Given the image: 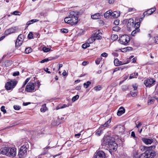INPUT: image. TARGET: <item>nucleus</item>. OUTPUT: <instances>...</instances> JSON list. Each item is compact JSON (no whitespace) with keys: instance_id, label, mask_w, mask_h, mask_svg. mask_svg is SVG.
Returning a JSON list of instances; mask_svg holds the SVG:
<instances>
[{"instance_id":"31","label":"nucleus","mask_w":158,"mask_h":158,"mask_svg":"<svg viewBox=\"0 0 158 158\" xmlns=\"http://www.w3.org/2000/svg\"><path fill=\"white\" fill-rule=\"evenodd\" d=\"M139 29H135V30H134L131 33V35L132 36H135V34L139 32Z\"/></svg>"},{"instance_id":"49","label":"nucleus","mask_w":158,"mask_h":158,"mask_svg":"<svg viewBox=\"0 0 158 158\" xmlns=\"http://www.w3.org/2000/svg\"><path fill=\"white\" fill-rule=\"evenodd\" d=\"M102 58H98L95 60V63L97 64H99Z\"/></svg>"},{"instance_id":"36","label":"nucleus","mask_w":158,"mask_h":158,"mask_svg":"<svg viewBox=\"0 0 158 158\" xmlns=\"http://www.w3.org/2000/svg\"><path fill=\"white\" fill-rule=\"evenodd\" d=\"M118 38V35L115 34H113L111 36V39L112 40H115Z\"/></svg>"},{"instance_id":"57","label":"nucleus","mask_w":158,"mask_h":158,"mask_svg":"<svg viewBox=\"0 0 158 158\" xmlns=\"http://www.w3.org/2000/svg\"><path fill=\"white\" fill-rule=\"evenodd\" d=\"M68 106H67L66 104H64L61 106L59 108H58V109L57 108V109H62V108H64L68 107Z\"/></svg>"},{"instance_id":"25","label":"nucleus","mask_w":158,"mask_h":158,"mask_svg":"<svg viewBox=\"0 0 158 158\" xmlns=\"http://www.w3.org/2000/svg\"><path fill=\"white\" fill-rule=\"evenodd\" d=\"M132 48L130 47H127L125 48H122L121 49V51L122 52H129L130 50H132Z\"/></svg>"},{"instance_id":"20","label":"nucleus","mask_w":158,"mask_h":158,"mask_svg":"<svg viewBox=\"0 0 158 158\" xmlns=\"http://www.w3.org/2000/svg\"><path fill=\"white\" fill-rule=\"evenodd\" d=\"M8 147H4L0 149V153L7 156Z\"/></svg>"},{"instance_id":"19","label":"nucleus","mask_w":158,"mask_h":158,"mask_svg":"<svg viewBox=\"0 0 158 158\" xmlns=\"http://www.w3.org/2000/svg\"><path fill=\"white\" fill-rule=\"evenodd\" d=\"M29 146L27 143H25L24 144L21 146L20 148V150L23 151H26L27 152V150L29 148Z\"/></svg>"},{"instance_id":"33","label":"nucleus","mask_w":158,"mask_h":158,"mask_svg":"<svg viewBox=\"0 0 158 158\" xmlns=\"http://www.w3.org/2000/svg\"><path fill=\"white\" fill-rule=\"evenodd\" d=\"M91 83V82L88 81H87L86 83H85L83 84V85L84 87H85L86 88H87L88 87L89 85H90Z\"/></svg>"},{"instance_id":"26","label":"nucleus","mask_w":158,"mask_h":158,"mask_svg":"<svg viewBox=\"0 0 158 158\" xmlns=\"http://www.w3.org/2000/svg\"><path fill=\"white\" fill-rule=\"evenodd\" d=\"M39 21V20L37 19H31L30 21H28L26 25H30L35 22H38Z\"/></svg>"},{"instance_id":"2","label":"nucleus","mask_w":158,"mask_h":158,"mask_svg":"<svg viewBox=\"0 0 158 158\" xmlns=\"http://www.w3.org/2000/svg\"><path fill=\"white\" fill-rule=\"evenodd\" d=\"M155 148V146H153L147 148V150L143 153L147 158H153L156 155V153L153 149Z\"/></svg>"},{"instance_id":"7","label":"nucleus","mask_w":158,"mask_h":158,"mask_svg":"<svg viewBox=\"0 0 158 158\" xmlns=\"http://www.w3.org/2000/svg\"><path fill=\"white\" fill-rule=\"evenodd\" d=\"M114 139L113 138L110 136H106L103 138L102 141V146H108L110 144V143L113 142Z\"/></svg>"},{"instance_id":"27","label":"nucleus","mask_w":158,"mask_h":158,"mask_svg":"<svg viewBox=\"0 0 158 158\" xmlns=\"http://www.w3.org/2000/svg\"><path fill=\"white\" fill-rule=\"evenodd\" d=\"M116 128L119 131L122 132L124 131V127L122 125H119L116 126Z\"/></svg>"},{"instance_id":"18","label":"nucleus","mask_w":158,"mask_h":158,"mask_svg":"<svg viewBox=\"0 0 158 158\" xmlns=\"http://www.w3.org/2000/svg\"><path fill=\"white\" fill-rule=\"evenodd\" d=\"M27 154L26 151L24 152L19 149L18 155L19 158H23L26 156Z\"/></svg>"},{"instance_id":"53","label":"nucleus","mask_w":158,"mask_h":158,"mask_svg":"<svg viewBox=\"0 0 158 158\" xmlns=\"http://www.w3.org/2000/svg\"><path fill=\"white\" fill-rule=\"evenodd\" d=\"M27 83L25 81L24 82V83H23V86H22V87H21V88L19 89V91H21V90H23L24 89V86H25L27 84Z\"/></svg>"},{"instance_id":"9","label":"nucleus","mask_w":158,"mask_h":158,"mask_svg":"<svg viewBox=\"0 0 158 158\" xmlns=\"http://www.w3.org/2000/svg\"><path fill=\"white\" fill-rule=\"evenodd\" d=\"M7 156L14 157L16 154V149L15 148L8 147Z\"/></svg>"},{"instance_id":"13","label":"nucleus","mask_w":158,"mask_h":158,"mask_svg":"<svg viewBox=\"0 0 158 158\" xmlns=\"http://www.w3.org/2000/svg\"><path fill=\"white\" fill-rule=\"evenodd\" d=\"M105 154L103 151H99L96 153L94 157L95 158H105Z\"/></svg>"},{"instance_id":"23","label":"nucleus","mask_w":158,"mask_h":158,"mask_svg":"<svg viewBox=\"0 0 158 158\" xmlns=\"http://www.w3.org/2000/svg\"><path fill=\"white\" fill-rule=\"evenodd\" d=\"M120 15V13L119 11H114L112 12L111 11V16L114 18H118L119 16Z\"/></svg>"},{"instance_id":"55","label":"nucleus","mask_w":158,"mask_h":158,"mask_svg":"<svg viewBox=\"0 0 158 158\" xmlns=\"http://www.w3.org/2000/svg\"><path fill=\"white\" fill-rule=\"evenodd\" d=\"M114 23L115 25H118L119 23V20H115L114 21Z\"/></svg>"},{"instance_id":"48","label":"nucleus","mask_w":158,"mask_h":158,"mask_svg":"<svg viewBox=\"0 0 158 158\" xmlns=\"http://www.w3.org/2000/svg\"><path fill=\"white\" fill-rule=\"evenodd\" d=\"M61 31L63 33H67L68 32V29L62 28L61 29Z\"/></svg>"},{"instance_id":"51","label":"nucleus","mask_w":158,"mask_h":158,"mask_svg":"<svg viewBox=\"0 0 158 158\" xmlns=\"http://www.w3.org/2000/svg\"><path fill=\"white\" fill-rule=\"evenodd\" d=\"M20 108L21 107H20V106L18 105H15L14 106V109L16 110H19L20 109Z\"/></svg>"},{"instance_id":"46","label":"nucleus","mask_w":158,"mask_h":158,"mask_svg":"<svg viewBox=\"0 0 158 158\" xmlns=\"http://www.w3.org/2000/svg\"><path fill=\"white\" fill-rule=\"evenodd\" d=\"M28 37L29 39H31L33 37V35L32 32H30L28 34Z\"/></svg>"},{"instance_id":"28","label":"nucleus","mask_w":158,"mask_h":158,"mask_svg":"<svg viewBox=\"0 0 158 158\" xmlns=\"http://www.w3.org/2000/svg\"><path fill=\"white\" fill-rule=\"evenodd\" d=\"M111 10H109L106 11L104 15V16L105 18H107L110 16H111Z\"/></svg>"},{"instance_id":"24","label":"nucleus","mask_w":158,"mask_h":158,"mask_svg":"<svg viewBox=\"0 0 158 158\" xmlns=\"http://www.w3.org/2000/svg\"><path fill=\"white\" fill-rule=\"evenodd\" d=\"M100 15L99 13H97L91 16V18L94 19H100Z\"/></svg>"},{"instance_id":"50","label":"nucleus","mask_w":158,"mask_h":158,"mask_svg":"<svg viewBox=\"0 0 158 158\" xmlns=\"http://www.w3.org/2000/svg\"><path fill=\"white\" fill-rule=\"evenodd\" d=\"M1 110L3 112L4 114L6 113V110L5 109V107L4 106H2L1 108Z\"/></svg>"},{"instance_id":"6","label":"nucleus","mask_w":158,"mask_h":158,"mask_svg":"<svg viewBox=\"0 0 158 158\" xmlns=\"http://www.w3.org/2000/svg\"><path fill=\"white\" fill-rule=\"evenodd\" d=\"M110 143L107 147L109 152L112 155L111 153L115 151L118 148V145L115 143L114 140Z\"/></svg>"},{"instance_id":"35","label":"nucleus","mask_w":158,"mask_h":158,"mask_svg":"<svg viewBox=\"0 0 158 158\" xmlns=\"http://www.w3.org/2000/svg\"><path fill=\"white\" fill-rule=\"evenodd\" d=\"M90 46L89 44V43H86L83 44L82 46V48L84 49L87 48V47Z\"/></svg>"},{"instance_id":"32","label":"nucleus","mask_w":158,"mask_h":158,"mask_svg":"<svg viewBox=\"0 0 158 158\" xmlns=\"http://www.w3.org/2000/svg\"><path fill=\"white\" fill-rule=\"evenodd\" d=\"M133 158H147L146 156H145V155H144V153L142 154L141 155H139L138 157L136 156H133Z\"/></svg>"},{"instance_id":"52","label":"nucleus","mask_w":158,"mask_h":158,"mask_svg":"<svg viewBox=\"0 0 158 158\" xmlns=\"http://www.w3.org/2000/svg\"><path fill=\"white\" fill-rule=\"evenodd\" d=\"M135 11V9L134 8H130L128 9V12H134Z\"/></svg>"},{"instance_id":"40","label":"nucleus","mask_w":158,"mask_h":158,"mask_svg":"<svg viewBox=\"0 0 158 158\" xmlns=\"http://www.w3.org/2000/svg\"><path fill=\"white\" fill-rule=\"evenodd\" d=\"M32 51V49L30 48H27L25 49V52L27 54L31 52Z\"/></svg>"},{"instance_id":"58","label":"nucleus","mask_w":158,"mask_h":158,"mask_svg":"<svg viewBox=\"0 0 158 158\" xmlns=\"http://www.w3.org/2000/svg\"><path fill=\"white\" fill-rule=\"evenodd\" d=\"M133 87L134 89V91H136V90L137 88V86L136 85V84H133Z\"/></svg>"},{"instance_id":"38","label":"nucleus","mask_w":158,"mask_h":158,"mask_svg":"<svg viewBox=\"0 0 158 158\" xmlns=\"http://www.w3.org/2000/svg\"><path fill=\"white\" fill-rule=\"evenodd\" d=\"M148 148V147L144 146H141L139 147V148L141 150L143 151H146L147 149V148Z\"/></svg>"},{"instance_id":"16","label":"nucleus","mask_w":158,"mask_h":158,"mask_svg":"<svg viewBox=\"0 0 158 158\" xmlns=\"http://www.w3.org/2000/svg\"><path fill=\"white\" fill-rule=\"evenodd\" d=\"M21 37H22V35L21 34H20L18 36L15 42L16 47L17 48H18L20 47L22 44V40H19V38H21Z\"/></svg>"},{"instance_id":"37","label":"nucleus","mask_w":158,"mask_h":158,"mask_svg":"<svg viewBox=\"0 0 158 158\" xmlns=\"http://www.w3.org/2000/svg\"><path fill=\"white\" fill-rule=\"evenodd\" d=\"M135 73L134 74H131L129 77V78L131 79L133 78H136L137 76H138V73H136L135 75Z\"/></svg>"},{"instance_id":"62","label":"nucleus","mask_w":158,"mask_h":158,"mask_svg":"<svg viewBox=\"0 0 158 158\" xmlns=\"http://www.w3.org/2000/svg\"><path fill=\"white\" fill-rule=\"evenodd\" d=\"M142 125V124L141 123L139 122V124H136V127L139 128V127H140V126Z\"/></svg>"},{"instance_id":"8","label":"nucleus","mask_w":158,"mask_h":158,"mask_svg":"<svg viewBox=\"0 0 158 158\" xmlns=\"http://www.w3.org/2000/svg\"><path fill=\"white\" fill-rule=\"evenodd\" d=\"M127 22V27L128 30L130 31L131 29L134 28V19L132 18L129 19L128 20L125 19L123 21V23H125Z\"/></svg>"},{"instance_id":"63","label":"nucleus","mask_w":158,"mask_h":158,"mask_svg":"<svg viewBox=\"0 0 158 158\" xmlns=\"http://www.w3.org/2000/svg\"><path fill=\"white\" fill-rule=\"evenodd\" d=\"M31 103L30 102H24L23 104V106H27L29 104H30Z\"/></svg>"},{"instance_id":"41","label":"nucleus","mask_w":158,"mask_h":158,"mask_svg":"<svg viewBox=\"0 0 158 158\" xmlns=\"http://www.w3.org/2000/svg\"><path fill=\"white\" fill-rule=\"evenodd\" d=\"M102 88V87L101 85H98L94 87V89L95 91H98L101 90Z\"/></svg>"},{"instance_id":"1","label":"nucleus","mask_w":158,"mask_h":158,"mask_svg":"<svg viewBox=\"0 0 158 158\" xmlns=\"http://www.w3.org/2000/svg\"><path fill=\"white\" fill-rule=\"evenodd\" d=\"M78 15L79 12L77 11H71L69 14L68 16L64 19V22L72 25L77 24L78 22Z\"/></svg>"},{"instance_id":"43","label":"nucleus","mask_w":158,"mask_h":158,"mask_svg":"<svg viewBox=\"0 0 158 158\" xmlns=\"http://www.w3.org/2000/svg\"><path fill=\"white\" fill-rule=\"evenodd\" d=\"M120 28L118 26L114 27L113 28V30L116 31H118L120 30Z\"/></svg>"},{"instance_id":"29","label":"nucleus","mask_w":158,"mask_h":158,"mask_svg":"<svg viewBox=\"0 0 158 158\" xmlns=\"http://www.w3.org/2000/svg\"><path fill=\"white\" fill-rule=\"evenodd\" d=\"M95 40V39H94L93 36H92L91 37L89 38L87 41L88 43H93Z\"/></svg>"},{"instance_id":"30","label":"nucleus","mask_w":158,"mask_h":158,"mask_svg":"<svg viewBox=\"0 0 158 158\" xmlns=\"http://www.w3.org/2000/svg\"><path fill=\"white\" fill-rule=\"evenodd\" d=\"M47 110V108L46 107V104H44L43 105L40 109L41 112H44Z\"/></svg>"},{"instance_id":"44","label":"nucleus","mask_w":158,"mask_h":158,"mask_svg":"<svg viewBox=\"0 0 158 158\" xmlns=\"http://www.w3.org/2000/svg\"><path fill=\"white\" fill-rule=\"evenodd\" d=\"M42 50L44 52H47L50 51L51 50V49L50 48L46 47H43V48Z\"/></svg>"},{"instance_id":"39","label":"nucleus","mask_w":158,"mask_h":158,"mask_svg":"<svg viewBox=\"0 0 158 158\" xmlns=\"http://www.w3.org/2000/svg\"><path fill=\"white\" fill-rule=\"evenodd\" d=\"M52 60V59L50 58H45L44 59L42 60L41 61L40 63H44L45 62H47L49 60Z\"/></svg>"},{"instance_id":"54","label":"nucleus","mask_w":158,"mask_h":158,"mask_svg":"<svg viewBox=\"0 0 158 158\" xmlns=\"http://www.w3.org/2000/svg\"><path fill=\"white\" fill-rule=\"evenodd\" d=\"M122 70V68H121V67H117L114 69L113 71L114 72H115L119 70Z\"/></svg>"},{"instance_id":"15","label":"nucleus","mask_w":158,"mask_h":158,"mask_svg":"<svg viewBox=\"0 0 158 158\" xmlns=\"http://www.w3.org/2000/svg\"><path fill=\"white\" fill-rule=\"evenodd\" d=\"M156 10V9L155 7L152 8L149 10H148L147 11H145L143 13V15L144 17L145 15H149L152 14Z\"/></svg>"},{"instance_id":"59","label":"nucleus","mask_w":158,"mask_h":158,"mask_svg":"<svg viewBox=\"0 0 158 158\" xmlns=\"http://www.w3.org/2000/svg\"><path fill=\"white\" fill-rule=\"evenodd\" d=\"M155 42L158 44V36H156L154 37Z\"/></svg>"},{"instance_id":"17","label":"nucleus","mask_w":158,"mask_h":158,"mask_svg":"<svg viewBox=\"0 0 158 158\" xmlns=\"http://www.w3.org/2000/svg\"><path fill=\"white\" fill-rule=\"evenodd\" d=\"M142 140L145 144L147 145L151 144L154 141L153 139L145 138H142Z\"/></svg>"},{"instance_id":"47","label":"nucleus","mask_w":158,"mask_h":158,"mask_svg":"<svg viewBox=\"0 0 158 158\" xmlns=\"http://www.w3.org/2000/svg\"><path fill=\"white\" fill-rule=\"evenodd\" d=\"M154 101H155V100L153 99H149L148 101V105H150V104H152L153 103V102H154Z\"/></svg>"},{"instance_id":"64","label":"nucleus","mask_w":158,"mask_h":158,"mask_svg":"<svg viewBox=\"0 0 158 158\" xmlns=\"http://www.w3.org/2000/svg\"><path fill=\"white\" fill-rule=\"evenodd\" d=\"M48 69L47 68H46L44 69V70L48 73H51L50 71H48Z\"/></svg>"},{"instance_id":"60","label":"nucleus","mask_w":158,"mask_h":158,"mask_svg":"<svg viewBox=\"0 0 158 158\" xmlns=\"http://www.w3.org/2000/svg\"><path fill=\"white\" fill-rule=\"evenodd\" d=\"M19 74V72H14L13 73V75L14 76H17Z\"/></svg>"},{"instance_id":"61","label":"nucleus","mask_w":158,"mask_h":158,"mask_svg":"<svg viewBox=\"0 0 158 158\" xmlns=\"http://www.w3.org/2000/svg\"><path fill=\"white\" fill-rule=\"evenodd\" d=\"M131 136L133 137L134 138H136V136L135 135V132L134 131H132L131 132Z\"/></svg>"},{"instance_id":"42","label":"nucleus","mask_w":158,"mask_h":158,"mask_svg":"<svg viewBox=\"0 0 158 158\" xmlns=\"http://www.w3.org/2000/svg\"><path fill=\"white\" fill-rule=\"evenodd\" d=\"M79 98L78 95H77L76 96L73 97L72 98V101L73 102H74L77 100Z\"/></svg>"},{"instance_id":"4","label":"nucleus","mask_w":158,"mask_h":158,"mask_svg":"<svg viewBox=\"0 0 158 158\" xmlns=\"http://www.w3.org/2000/svg\"><path fill=\"white\" fill-rule=\"evenodd\" d=\"M130 40V37L126 35H122L119 39L120 43L124 45H126L129 42Z\"/></svg>"},{"instance_id":"14","label":"nucleus","mask_w":158,"mask_h":158,"mask_svg":"<svg viewBox=\"0 0 158 158\" xmlns=\"http://www.w3.org/2000/svg\"><path fill=\"white\" fill-rule=\"evenodd\" d=\"M130 62L129 59H127V61L126 62H123L118 60V59H115L114 60V65L116 66H118L119 65L124 64L128 63Z\"/></svg>"},{"instance_id":"56","label":"nucleus","mask_w":158,"mask_h":158,"mask_svg":"<svg viewBox=\"0 0 158 158\" xmlns=\"http://www.w3.org/2000/svg\"><path fill=\"white\" fill-rule=\"evenodd\" d=\"M108 54L106 52H103L101 54V56L104 57H107Z\"/></svg>"},{"instance_id":"10","label":"nucleus","mask_w":158,"mask_h":158,"mask_svg":"<svg viewBox=\"0 0 158 158\" xmlns=\"http://www.w3.org/2000/svg\"><path fill=\"white\" fill-rule=\"evenodd\" d=\"M35 89L34 84L33 82H29L27 83L25 88V90L27 92H32Z\"/></svg>"},{"instance_id":"45","label":"nucleus","mask_w":158,"mask_h":158,"mask_svg":"<svg viewBox=\"0 0 158 158\" xmlns=\"http://www.w3.org/2000/svg\"><path fill=\"white\" fill-rule=\"evenodd\" d=\"M140 25V23L139 22H138L136 23L135 24L134 26L135 29H139V27Z\"/></svg>"},{"instance_id":"3","label":"nucleus","mask_w":158,"mask_h":158,"mask_svg":"<svg viewBox=\"0 0 158 158\" xmlns=\"http://www.w3.org/2000/svg\"><path fill=\"white\" fill-rule=\"evenodd\" d=\"M17 82L15 80H10L7 82L5 85V88L7 90H12L16 85Z\"/></svg>"},{"instance_id":"34","label":"nucleus","mask_w":158,"mask_h":158,"mask_svg":"<svg viewBox=\"0 0 158 158\" xmlns=\"http://www.w3.org/2000/svg\"><path fill=\"white\" fill-rule=\"evenodd\" d=\"M137 91H131L130 94L132 97H134L137 96Z\"/></svg>"},{"instance_id":"21","label":"nucleus","mask_w":158,"mask_h":158,"mask_svg":"<svg viewBox=\"0 0 158 158\" xmlns=\"http://www.w3.org/2000/svg\"><path fill=\"white\" fill-rule=\"evenodd\" d=\"M15 27H12L6 30L5 34L6 35L14 32L15 31Z\"/></svg>"},{"instance_id":"12","label":"nucleus","mask_w":158,"mask_h":158,"mask_svg":"<svg viewBox=\"0 0 158 158\" xmlns=\"http://www.w3.org/2000/svg\"><path fill=\"white\" fill-rule=\"evenodd\" d=\"M100 30H95L93 31L94 35H93L94 38L96 39L99 40L101 39L102 38V36L100 35H101L102 33L100 31Z\"/></svg>"},{"instance_id":"11","label":"nucleus","mask_w":158,"mask_h":158,"mask_svg":"<svg viewBox=\"0 0 158 158\" xmlns=\"http://www.w3.org/2000/svg\"><path fill=\"white\" fill-rule=\"evenodd\" d=\"M156 81L153 79H147L144 81V84L147 87H150L154 84Z\"/></svg>"},{"instance_id":"5","label":"nucleus","mask_w":158,"mask_h":158,"mask_svg":"<svg viewBox=\"0 0 158 158\" xmlns=\"http://www.w3.org/2000/svg\"><path fill=\"white\" fill-rule=\"evenodd\" d=\"M111 120L110 119H109L108 121L106 122L105 124L101 125L99 128L96 131V134H97L98 136H100L102 133L103 130L105 129L104 127L107 126L109 124Z\"/></svg>"},{"instance_id":"22","label":"nucleus","mask_w":158,"mask_h":158,"mask_svg":"<svg viewBox=\"0 0 158 158\" xmlns=\"http://www.w3.org/2000/svg\"><path fill=\"white\" fill-rule=\"evenodd\" d=\"M125 109L123 107H120L118 109L117 114L118 116H120L125 112Z\"/></svg>"}]
</instances>
